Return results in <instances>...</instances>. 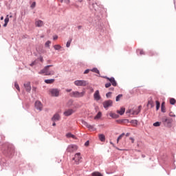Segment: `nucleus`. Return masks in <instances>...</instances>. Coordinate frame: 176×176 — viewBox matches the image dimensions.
Wrapping results in <instances>:
<instances>
[{"label":"nucleus","instance_id":"obj_2","mask_svg":"<svg viewBox=\"0 0 176 176\" xmlns=\"http://www.w3.org/2000/svg\"><path fill=\"white\" fill-rule=\"evenodd\" d=\"M162 122L165 127H171V124H173V118L168 117H163L162 118Z\"/></svg>","mask_w":176,"mask_h":176},{"label":"nucleus","instance_id":"obj_22","mask_svg":"<svg viewBox=\"0 0 176 176\" xmlns=\"http://www.w3.org/2000/svg\"><path fill=\"white\" fill-rule=\"evenodd\" d=\"M54 79H48V80H45V83H47V85H52V83H54Z\"/></svg>","mask_w":176,"mask_h":176},{"label":"nucleus","instance_id":"obj_26","mask_svg":"<svg viewBox=\"0 0 176 176\" xmlns=\"http://www.w3.org/2000/svg\"><path fill=\"white\" fill-rule=\"evenodd\" d=\"M123 97L122 94H119L118 96H116V101H120V98H122Z\"/></svg>","mask_w":176,"mask_h":176},{"label":"nucleus","instance_id":"obj_28","mask_svg":"<svg viewBox=\"0 0 176 176\" xmlns=\"http://www.w3.org/2000/svg\"><path fill=\"white\" fill-rule=\"evenodd\" d=\"M54 48L55 49V50H60V49H61V45H55L54 46Z\"/></svg>","mask_w":176,"mask_h":176},{"label":"nucleus","instance_id":"obj_4","mask_svg":"<svg viewBox=\"0 0 176 176\" xmlns=\"http://www.w3.org/2000/svg\"><path fill=\"white\" fill-rule=\"evenodd\" d=\"M85 91H82V92H79L78 91H73L70 94L71 97H76V98H80V97H83L85 94Z\"/></svg>","mask_w":176,"mask_h":176},{"label":"nucleus","instance_id":"obj_1","mask_svg":"<svg viewBox=\"0 0 176 176\" xmlns=\"http://www.w3.org/2000/svg\"><path fill=\"white\" fill-rule=\"evenodd\" d=\"M50 67H53V65L45 66L42 70H41L39 74H45L47 76L54 75V70H50Z\"/></svg>","mask_w":176,"mask_h":176},{"label":"nucleus","instance_id":"obj_49","mask_svg":"<svg viewBox=\"0 0 176 176\" xmlns=\"http://www.w3.org/2000/svg\"><path fill=\"white\" fill-rule=\"evenodd\" d=\"M66 91H67V93H70V91H72V89H66Z\"/></svg>","mask_w":176,"mask_h":176},{"label":"nucleus","instance_id":"obj_15","mask_svg":"<svg viewBox=\"0 0 176 176\" xmlns=\"http://www.w3.org/2000/svg\"><path fill=\"white\" fill-rule=\"evenodd\" d=\"M24 87L26 89V91H31V84L30 83V82L25 83Z\"/></svg>","mask_w":176,"mask_h":176},{"label":"nucleus","instance_id":"obj_19","mask_svg":"<svg viewBox=\"0 0 176 176\" xmlns=\"http://www.w3.org/2000/svg\"><path fill=\"white\" fill-rule=\"evenodd\" d=\"M102 116V113H101V111H99L98 114L94 117V120H97L98 119H100Z\"/></svg>","mask_w":176,"mask_h":176},{"label":"nucleus","instance_id":"obj_46","mask_svg":"<svg viewBox=\"0 0 176 176\" xmlns=\"http://www.w3.org/2000/svg\"><path fill=\"white\" fill-rule=\"evenodd\" d=\"M58 38V36H54V41H56Z\"/></svg>","mask_w":176,"mask_h":176},{"label":"nucleus","instance_id":"obj_27","mask_svg":"<svg viewBox=\"0 0 176 176\" xmlns=\"http://www.w3.org/2000/svg\"><path fill=\"white\" fill-rule=\"evenodd\" d=\"M156 109L158 111L159 108H160V102L158 100H156Z\"/></svg>","mask_w":176,"mask_h":176},{"label":"nucleus","instance_id":"obj_45","mask_svg":"<svg viewBox=\"0 0 176 176\" xmlns=\"http://www.w3.org/2000/svg\"><path fill=\"white\" fill-rule=\"evenodd\" d=\"M129 140H131L132 144H134V138H130Z\"/></svg>","mask_w":176,"mask_h":176},{"label":"nucleus","instance_id":"obj_5","mask_svg":"<svg viewBox=\"0 0 176 176\" xmlns=\"http://www.w3.org/2000/svg\"><path fill=\"white\" fill-rule=\"evenodd\" d=\"M74 85L76 86H87V81L85 80H77L74 81Z\"/></svg>","mask_w":176,"mask_h":176},{"label":"nucleus","instance_id":"obj_8","mask_svg":"<svg viewBox=\"0 0 176 176\" xmlns=\"http://www.w3.org/2000/svg\"><path fill=\"white\" fill-rule=\"evenodd\" d=\"M103 78H104V79H107V80H109L110 83H111V85H112V86H114V87L118 86V82H116L115 78H113V77L109 78L107 76H104Z\"/></svg>","mask_w":176,"mask_h":176},{"label":"nucleus","instance_id":"obj_20","mask_svg":"<svg viewBox=\"0 0 176 176\" xmlns=\"http://www.w3.org/2000/svg\"><path fill=\"white\" fill-rule=\"evenodd\" d=\"M131 123L132 126H133V127H137V126L138 125V121L137 120H132L131 121Z\"/></svg>","mask_w":176,"mask_h":176},{"label":"nucleus","instance_id":"obj_53","mask_svg":"<svg viewBox=\"0 0 176 176\" xmlns=\"http://www.w3.org/2000/svg\"><path fill=\"white\" fill-rule=\"evenodd\" d=\"M110 90H111L112 91H113V90H115V88L111 87V88H110Z\"/></svg>","mask_w":176,"mask_h":176},{"label":"nucleus","instance_id":"obj_6","mask_svg":"<svg viewBox=\"0 0 176 176\" xmlns=\"http://www.w3.org/2000/svg\"><path fill=\"white\" fill-rule=\"evenodd\" d=\"M81 123H82V124L85 126L91 131H96V129L94 128V125H90L89 124L87 123V122H86L85 120H82Z\"/></svg>","mask_w":176,"mask_h":176},{"label":"nucleus","instance_id":"obj_56","mask_svg":"<svg viewBox=\"0 0 176 176\" xmlns=\"http://www.w3.org/2000/svg\"><path fill=\"white\" fill-rule=\"evenodd\" d=\"M142 157H143V158L145 157V155L142 154Z\"/></svg>","mask_w":176,"mask_h":176},{"label":"nucleus","instance_id":"obj_55","mask_svg":"<svg viewBox=\"0 0 176 176\" xmlns=\"http://www.w3.org/2000/svg\"><path fill=\"white\" fill-rule=\"evenodd\" d=\"M52 126H56V122H53Z\"/></svg>","mask_w":176,"mask_h":176},{"label":"nucleus","instance_id":"obj_36","mask_svg":"<svg viewBox=\"0 0 176 176\" xmlns=\"http://www.w3.org/2000/svg\"><path fill=\"white\" fill-rule=\"evenodd\" d=\"M14 87L18 90V91H20V87L19 86V84L17 82L14 83Z\"/></svg>","mask_w":176,"mask_h":176},{"label":"nucleus","instance_id":"obj_10","mask_svg":"<svg viewBox=\"0 0 176 176\" xmlns=\"http://www.w3.org/2000/svg\"><path fill=\"white\" fill-rule=\"evenodd\" d=\"M82 159V157L80 156V153H77L74 157L73 158V160L75 161L76 164H79L80 160Z\"/></svg>","mask_w":176,"mask_h":176},{"label":"nucleus","instance_id":"obj_40","mask_svg":"<svg viewBox=\"0 0 176 176\" xmlns=\"http://www.w3.org/2000/svg\"><path fill=\"white\" fill-rule=\"evenodd\" d=\"M36 6V2H33L32 3V5H31V8H32V9H34V8H35V6Z\"/></svg>","mask_w":176,"mask_h":176},{"label":"nucleus","instance_id":"obj_9","mask_svg":"<svg viewBox=\"0 0 176 176\" xmlns=\"http://www.w3.org/2000/svg\"><path fill=\"white\" fill-rule=\"evenodd\" d=\"M78 150V146L75 145V144H70L68 146L67 151L68 152H75V151Z\"/></svg>","mask_w":176,"mask_h":176},{"label":"nucleus","instance_id":"obj_17","mask_svg":"<svg viewBox=\"0 0 176 176\" xmlns=\"http://www.w3.org/2000/svg\"><path fill=\"white\" fill-rule=\"evenodd\" d=\"M98 138L100 141H101L102 142H105V135L99 134Z\"/></svg>","mask_w":176,"mask_h":176},{"label":"nucleus","instance_id":"obj_33","mask_svg":"<svg viewBox=\"0 0 176 176\" xmlns=\"http://www.w3.org/2000/svg\"><path fill=\"white\" fill-rule=\"evenodd\" d=\"M92 176H102V175L98 172H94L92 173Z\"/></svg>","mask_w":176,"mask_h":176},{"label":"nucleus","instance_id":"obj_58","mask_svg":"<svg viewBox=\"0 0 176 176\" xmlns=\"http://www.w3.org/2000/svg\"><path fill=\"white\" fill-rule=\"evenodd\" d=\"M61 1V2H63V1H64V0H60Z\"/></svg>","mask_w":176,"mask_h":176},{"label":"nucleus","instance_id":"obj_57","mask_svg":"<svg viewBox=\"0 0 176 176\" xmlns=\"http://www.w3.org/2000/svg\"><path fill=\"white\" fill-rule=\"evenodd\" d=\"M1 20H3V16H1Z\"/></svg>","mask_w":176,"mask_h":176},{"label":"nucleus","instance_id":"obj_34","mask_svg":"<svg viewBox=\"0 0 176 176\" xmlns=\"http://www.w3.org/2000/svg\"><path fill=\"white\" fill-rule=\"evenodd\" d=\"M141 111V106H139L138 107V111L137 112H134V115H138V113H140V112Z\"/></svg>","mask_w":176,"mask_h":176},{"label":"nucleus","instance_id":"obj_39","mask_svg":"<svg viewBox=\"0 0 176 176\" xmlns=\"http://www.w3.org/2000/svg\"><path fill=\"white\" fill-rule=\"evenodd\" d=\"M111 82L106 83L105 84L106 89H108V87H111Z\"/></svg>","mask_w":176,"mask_h":176},{"label":"nucleus","instance_id":"obj_52","mask_svg":"<svg viewBox=\"0 0 176 176\" xmlns=\"http://www.w3.org/2000/svg\"><path fill=\"white\" fill-rule=\"evenodd\" d=\"M129 135H130V133H126V137H129Z\"/></svg>","mask_w":176,"mask_h":176},{"label":"nucleus","instance_id":"obj_7","mask_svg":"<svg viewBox=\"0 0 176 176\" xmlns=\"http://www.w3.org/2000/svg\"><path fill=\"white\" fill-rule=\"evenodd\" d=\"M113 104V102L111 100H105L103 102V107L105 109H108V108H109V107H112Z\"/></svg>","mask_w":176,"mask_h":176},{"label":"nucleus","instance_id":"obj_43","mask_svg":"<svg viewBox=\"0 0 176 176\" xmlns=\"http://www.w3.org/2000/svg\"><path fill=\"white\" fill-rule=\"evenodd\" d=\"M36 63V61L32 62V63L30 64V67H34V65H35Z\"/></svg>","mask_w":176,"mask_h":176},{"label":"nucleus","instance_id":"obj_42","mask_svg":"<svg viewBox=\"0 0 176 176\" xmlns=\"http://www.w3.org/2000/svg\"><path fill=\"white\" fill-rule=\"evenodd\" d=\"M164 105V102H162V112H166V110L164 109V107H163Z\"/></svg>","mask_w":176,"mask_h":176},{"label":"nucleus","instance_id":"obj_24","mask_svg":"<svg viewBox=\"0 0 176 176\" xmlns=\"http://www.w3.org/2000/svg\"><path fill=\"white\" fill-rule=\"evenodd\" d=\"M66 137H67V138H74V140L76 138V137L71 133L66 134Z\"/></svg>","mask_w":176,"mask_h":176},{"label":"nucleus","instance_id":"obj_37","mask_svg":"<svg viewBox=\"0 0 176 176\" xmlns=\"http://www.w3.org/2000/svg\"><path fill=\"white\" fill-rule=\"evenodd\" d=\"M111 96H112V92H109V93H107V94H106V97H107V98H111Z\"/></svg>","mask_w":176,"mask_h":176},{"label":"nucleus","instance_id":"obj_3","mask_svg":"<svg viewBox=\"0 0 176 176\" xmlns=\"http://www.w3.org/2000/svg\"><path fill=\"white\" fill-rule=\"evenodd\" d=\"M49 94L52 97H58L60 96V89L52 88L49 90Z\"/></svg>","mask_w":176,"mask_h":176},{"label":"nucleus","instance_id":"obj_11","mask_svg":"<svg viewBox=\"0 0 176 176\" xmlns=\"http://www.w3.org/2000/svg\"><path fill=\"white\" fill-rule=\"evenodd\" d=\"M94 98L96 101H100L101 100V96H100V91L97 90L94 94Z\"/></svg>","mask_w":176,"mask_h":176},{"label":"nucleus","instance_id":"obj_41","mask_svg":"<svg viewBox=\"0 0 176 176\" xmlns=\"http://www.w3.org/2000/svg\"><path fill=\"white\" fill-rule=\"evenodd\" d=\"M50 43H52V42H50V41H47L46 43H45V46L47 47H49V46L50 45Z\"/></svg>","mask_w":176,"mask_h":176},{"label":"nucleus","instance_id":"obj_16","mask_svg":"<svg viewBox=\"0 0 176 176\" xmlns=\"http://www.w3.org/2000/svg\"><path fill=\"white\" fill-rule=\"evenodd\" d=\"M52 120L53 122H57V120H60V115L58 113H56L52 118Z\"/></svg>","mask_w":176,"mask_h":176},{"label":"nucleus","instance_id":"obj_14","mask_svg":"<svg viewBox=\"0 0 176 176\" xmlns=\"http://www.w3.org/2000/svg\"><path fill=\"white\" fill-rule=\"evenodd\" d=\"M74 110L72 109H69L68 110H66L64 112V115L65 116H71V115H72V113H74Z\"/></svg>","mask_w":176,"mask_h":176},{"label":"nucleus","instance_id":"obj_18","mask_svg":"<svg viewBox=\"0 0 176 176\" xmlns=\"http://www.w3.org/2000/svg\"><path fill=\"white\" fill-rule=\"evenodd\" d=\"M125 111L126 109H124V107H121L120 110H117V113H119L120 115H124Z\"/></svg>","mask_w":176,"mask_h":176},{"label":"nucleus","instance_id":"obj_25","mask_svg":"<svg viewBox=\"0 0 176 176\" xmlns=\"http://www.w3.org/2000/svg\"><path fill=\"white\" fill-rule=\"evenodd\" d=\"M175 102H176V100H175V98H171L170 99V104L171 105H175Z\"/></svg>","mask_w":176,"mask_h":176},{"label":"nucleus","instance_id":"obj_54","mask_svg":"<svg viewBox=\"0 0 176 176\" xmlns=\"http://www.w3.org/2000/svg\"><path fill=\"white\" fill-rule=\"evenodd\" d=\"M80 28H82V26H78V30H80Z\"/></svg>","mask_w":176,"mask_h":176},{"label":"nucleus","instance_id":"obj_38","mask_svg":"<svg viewBox=\"0 0 176 176\" xmlns=\"http://www.w3.org/2000/svg\"><path fill=\"white\" fill-rule=\"evenodd\" d=\"M5 23L8 24L9 23V15L6 16V18L4 20Z\"/></svg>","mask_w":176,"mask_h":176},{"label":"nucleus","instance_id":"obj_13","mask_svg":"<svg viewBox=\"0 0 176 176\" xmlns=\"http://www.w3.org/2000/svg\"><path fill=\"white\" fill-rule=\"evenodd\" d=\"M35 108L37 109L38 111H42V108H43V106L40 101H36Z\"/></svg>","mask_w":176,"mask_h":176},{"label":"nucleus","instance_id":"obj_12","mask_svg":"<svg viewBox=\"0 0 176 176\" xmlns=\"http://www.w3.org/2000/svg\"><path fill=\"white\" fill-rule=\"evenodd\" d=\"M44 23L42 20L36 19L34 22V25L36 27H43Z\"/></svg>","mask_w":176,"mask_h":176},{"label":"nucleus","instance_id":"obj_29","mask_svg":"<svg viewBox=\"0 0 176 176\" xmlns=\"http://www.w3.org/2000/svg\"><path fill=\"white\" fill-rule=\"evenodd\" d=\"M91 71L92 72H95V74H100V71L97 68H94V69H91Z\"/></svg>","mask_w":176,"mask_h":176},{"label":"nucleus","instance_id":"obj_44","mask_svg":"<svg viewBox=\"0 0 176 176\" xmlns=\"http://www.w3.org/2000/svg\"><path fill=\"white\" fill-rule=\"evenodd\" d=\"M89 72H90V69H86V70L84 72V74H89Z\"/></svg>","mask_w":176,"mask_h":176},{"label":"nucleus","instance_id":"obj_48","mask_svg":"<svg viewBox=\"0 0 176 176\" xmlns=\"http://www.w3.org/2000/svg\"><path fill=\"white\" fill-rule=\"evenodd\" d=\"M85 146H89V141H87L85 144Z\"/></svg>","mask_w":176,"mask_h":176},{"label":"nucleus","instance_id":"obj_30","mask_svg":"<svg viewBox=\"0 0 176 176\" xmlns=\"http://www.w3.org/2000/svg\"><path fill=\"white\" fill-rule=\"evenodd\" d=\"M124 137V133H122L117 139V143H119V141H120V140H122V138Z\"/></svg>","mask_w":176,"mask_h":176},{"label":"nucleus","instance_id":"obj_51","mask_svg":"<svg viewBox=\"0 0 176 176\" xmlns=\"http://www.w3.org/2000/svg\"><path fill=\"white\" fill-rule=\"evenodd\" d=\"M7 26H8V23H5L3 24V27H7Z\"/></svg>","mask_w":176,"mask_h":176},{"label":"nucleus","instance_id":"obj_31","mask_svg":"<svg viewBox=\"0 0 176 176\" xmlns=\"http://www.w3.org/2000/svg\"><path fill=\"white\" fill-rule=\"evenodd\" d=\"M72 42V38H70L67 42V44H66V46L67 47H69L71 46V43Z\"/></svg>","mask_w":176,"mask_h":176},{"label":"nucleus","instance_id":"obj_50","mask_svg":"<svg viewBox=\"0 0 176 176\" xmlns=\"http://www.w3.org/2000/svg\"><path fill=\"white\" fill-rule=\"evenodd\" d=\"M66 3H69V0H64Z\"/></svg>","mask_w":176,"mask_h":176},{"label":"nucleus","instance_id":"obj_32","mask_svg":"<svg viewBox=\"0 0 176 176\" xmlns=\"http://www.w3.org/2000/svg\"><path fill=\"white\" fill-rule=\"evenodd\" d=\"M160 124H162V122H155V123L153 124V126H154L155 127H159V126H160Z\"/></svg>","mask_w":176,"mask_h":176},{"label":"nucleus","instance_id":"obj_35","mask_svg":"<svg viewBox=\"0 0 176 176\" xmlns=\"http://www.w3.org/2000/svg\"><path fill=\"white\" fill-rule=\"evenodd\" d=\"M137 52L140 53V56H142V54H145V53L144 52V50H138Z\"/></svg>","mask_w":176,"mask_h":176},{"label":"nucleus","instance_id":"obj_59","mask_svg":"<svg viewBox=\"0 0 176 176\" xmlns=\"http://www.w3.org/2000/svg\"><path fill=\"white\" fill-rule=\"evenodd\" d=\"M0 28H1V25H0Z\"/></svg>","mask_w":176,"mask_h":176},{"label":"nucleus","instance_id":"obj_21","mask_svg":"<svg viewBox=\"0 0 176 176\" xmlns=\"http://www.w3.org/2000/svg\"><path fill=\"white\" fill-rule=\"evenodd\" d=\"M109 115H110L111 118H113V119H118V118H119V115H118V114H116L115 113L111 112L109 113Z\"/></svg>","mask_w":176,"mask_h":176},{"label":"nucleus","instance_id":"obj_47","mask_svg":"<svg viewBox=\"0 0 176 176\" xmlns=\"http://www.w3.org/2000/svg\"><path fill=\"white\" fill-rule=\"evenodd\" d=\"M40 61L41 63H43V57H42V56L40 57Z\"/></svg>","mask_w":176,"mask_h":176},{"label":"nucleus","instance_id":"obj_23","mask_svg":"<svg viewBox=\"0 0 176 176\" xmlns=\"http://www.w3.org/2000/svg\"><path fill=\"white\" fill-rule=\"evenodd\" d=\"M148 105H150L151 108H153V107H155V102H153V100L152 99L148 100Z\"/></svg>","mask_w":176,"mask_h":176}]
</instances>
